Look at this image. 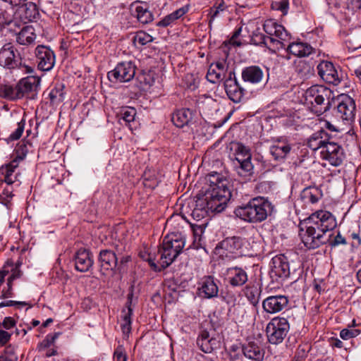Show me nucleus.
<instances>
[{
    "instance_id": "22",
    "label": "nucleus",
    "mask_w": 361,
    "mask_h": 361,
    "mask_svg": "<svg viewBox=\"0 0 361 361\" xmlns=\"http://www.w3.org/2000/svg\"><path fill=\"white\" fill-rule=\"evenodd\" d=\"M75 267L80 272H85L90 270L94 264L92 255L85 249L79 250L74 258Z\"/></svg>"
},
{
    "instance_id": "26",
    "label": "nucleus",
    "mask_w": 361,
    "mask_h": 361,
    "mask_svg": "<svg viewBox=\"0 0 361 361\" xmlns=\"http://www.w3.org/2000/svg\"><path fill=\"white\" fill-rule=\"evenodd\" d=\"M241 76L244 82L255 85L262 81L264 72L257 66H250L243 69Z\"/></svg>"
},
{
    "instance_id": "53",
    "label": "nucleus",
    "mask_w": 361,
    "mask_h": 361,
    "mask_svg": "<svg viewBox=\"0 0 361 361\" xmlns=\"http://www.w3.org/2000/svg\"><path fill=\"white\" fill-rule=\"evenodd\" d=\"M1 358H4V361H17L18 360L14 350L11 346L6 348L4 354L1 355Z\"/></svg>"
},
{
    "instance_id": "2",
    "label": "nucleus",
    "mask_w": 361,
    "mask_h": 361,
    "mask_svg": "<svg viewBox=\"0 0 361 361\" xmlns=\"http://www.w3.org/2000/svg\"><path fill=\"white\" fill-rule=\"evenodd\" d=\"M336 225V218L331 212L317 211L300 223L299 235L307 249H316L329 240L325 233Z\"/></svg>"
},
{
    "instance_id": "13",
    "label": "nucleus",
    "mask_w": 361,
    "mask_h": 361,
    "mask_svg": "<svg viewBox=\"0 0 361 361\" xmlns=\"http://www.w3.org/2000/svg\"><path fill=\"white\" fill-rule=\"evenodd\" d=\"M243 355L252 361H263L265 355L263 343L256 338L247 340L243 344Z\"/></svg>"
},
{
    "instance_id": "19",
    "label": "nucleus",
    "mask_w": 361,
    "mask_h": 361,
    "mask_svg": "<svg viewBox=\"0 0 361 361\" xmlns=\"http://www.w3.org/2000/svg\"><path fill=\"white\" fill-rule=\"evenodd\" d=\"M271 277L273 279H286L290 275L289 264L287 259L283 256H276L272 259Z\"/></svg>"
},
{
    "instance_id": "36",
    "label": "nucleus",
    "mask_w": 361,
    "mask_h": 361,
    "mask_svg": "<svg viewBox=\"0 0 361 361\" xmlns=\"http://www.w3.org/2000/svg\"><path fill=\"white\" fill-rule=\"evenodd\" d=\"M128 304L127 310L122 311V323L121 324L122 332L126 338L128 337L131 331V316L133 314V310L130 307L131 300L129 296L128 298Z\"/></svg>"
},
{
    "instance_id": "63",
    "label": "nucleus",
    "mask_w": 361,
    "mask_h": 361,
    "mask_svg": "<svg viewBox=\"0 0 361 361\" xmlns=\"http://www.w3.org/2000/svg\"><path fill=\"white\" fill-rule=\"evenodd\" d=\"M130 260V256L129 255H123L121 257H118V264L117 265L118 269H121V267L126 263H128Z\"/></svg>"
},
{
    "instance_id": "56",
    "label": "nucleus",
    "mask_w": 361,
    "mask_h": 361,
    "mask_svg": "<svg viewBox=\"0 0 361 361\" xmlns=\"http://www.w3.org/2000/svg\"><path fill=\"white\" fill-rule=\"evenodd\" d=\"M0 324H1V327L4 328L5 329L9 330L16 326V322L11 317H6L4 319L2 323H0Z\"/></svg>"
},
{
    "instance_id": "21",
    "label": "nucleus",
    "mask_w": 361,
    "mask_h": 361,
    "mask_svg": "<svg viewBox=\"0 0 361 361\" xmlns=\"http://www.w3.org/2000/svg\"><path fill=\"white\" fill-rule=\"evenodd\" d=\"M198 291L204 298H213L218 295L219 288L212 276L203 277L199 283Z\"/></svg>"
},
{
    "instance_id": "55",
    "label": "nucleus",
    "mask_w": 361,
    "mask_h": 361,
    "mask_svg": "<svg viewBox=\"0 0 361 361\" xmlns=\"http://www.w3.org/2000/svg\"><path fill=\"white\" fill-rule=\"evenodd\" d=\"M346 239L338 232V234L329 242L331 247H336L341 245H346Z\"/></svg>"
},
{
    "instance_id": "29",
    "label": "nucleus",
    "mask_w": 361,
    "mask_h": 361,
    "mask_svg": "<svg viewBox=\"0 0 361 361\" xmlns=\"http://www.w3.org/2000/svg\"><path fill=\"white\" fill-rule=\"evenodd\" d=\"M322 187V185L319 186L310 185L305 188L301 192V197L312 204L317 202L323 196Z\"/></svg>"
},
{
    "instance_id": "45",
    "label": "nucleus",
    "mask_w": 361,
    "mask_h": 361,
    "mask_svg": "<svg viewBox=\"0 0 361 361\" xmlns=\"http://www.w3.org/2000/svg\"><path fill=\"white\" fill-rule=\"evenodd\" d=\"M240 164V167L238 170V173L241 176H246L249 175L252 170V164L251 159H243L241 161H238Z\"/></svg>"
},
{
    "instance_id": "39",
    "label": "nucleus",
    "mask_w": 361,
    "mask_h": 361,
    "mask_svg": "<svg viewBox=\"0 0 361 361\" xmlns=\"http://www.w3.org/2000/svg\"><path fill=\"white\" fill-rule=\"evenodd\" d=\"M18 166L16 161H11L5 166L0 168V178H4V180H11L10 177L14 172V170Z\"/></svg>"
},
{
    "instance_id": "38",
    "label": "nucleus",
    "mask_w": 361,
    "mask_h": 361,
    "mask_svg": "<svg viewBox=\"0 0 361 361\" xmlns=\"http://www.w3.org/2000/svg\"><path fill=\"white\" fill-rule=\"evenodd\" d=\"M244 293L245 297L252 305L256 306L259 303L261 293L260 288L255 285H247L245 288Z\"/></svg>"
},
{
    "instance_id": "47",
    "label": "nucleus",
    "mask_w": 361,
    "mask_h": 361,
    "mask_svg": "<svg viewBox=\"0 0 361 361\" xmlns=\"http://www.w3.org/2000/svg\"><path fill=\"white\" fill-rule=\"evenodd\" d=\"M216 69L214 66L210 65L207 71L206 78L212 83H216L222 80L223 75Z\"/></svg>"
},
{
    "instance_id": "60",
    "label": "nucleus",
    "mask_w": 361,
    "mask_h": 361,
    "mask_svg": "<svg viewBox=\"0 0 361 361\" xmlns=\"http://www.w3.org/2000/svg\"><path fill=\"white\" fill-rule=\"evenodd\" d=\"M350 238L353 240L352 243V246L358 247L361 245V237L359 233H352L350 234Z\"/></svg>"
},
{
    "instance_id": "8",
    "label": "nucleus",
    "mask_w": 361,
    "mask_h": 361,
    "mask_svg": "<svg viewBox=\"0 0 361 361\" xmlns=\"http://www.w3.org/2000/svg\"><path fill=\"white\" fill-rule=\"evenodd\" d=\"M37 68L42 71H50L56 63L54 51L48 46L38 45L35 49Z\"/></svg>"
},
{
    "instance_id": "43",
    "label": "nucleus",
    "mask_w": 361,
    "mask_h": 361,
    "mask_svg": "<svg viewBox=\"0 0 361 361\" xmlns=\"http://www.w3.org/2000/svg\"><path fill=\"white\" fill-rule=\"evenodd\" d=\"M353 325L348 326V328L343 329L340 332V337L343 340H348L355 338L360 334V331L355 328V321H353Z\"/></svg>"
},
{
    "instance_id": "54",
    "label": "nucleus",
    "mask_w": 361,
    "mask_h": 361,
    "mask_svg": "<svg viewBox=\"0 0 361 361\" xmlns=\"http://www.w3.org/2000/svg\"><path fill=\"white\" fill-rule=\"evenodd\" d=\"M13 262L11 259L7 260L3 268L0 270V283H4L5 276L8 274L10 270L8 268L13 267Z\"/></svg>"
},
{
    "instance_id": "7",
    "label": "nucleus",
    "mask_w": 361,
    "mask_h": 361,
    "mask_svg": "<svg viewBox=\"0 0 361 361\" xmlns=\"http://www.w3.org/2000/svg\"><path fill=\"white\" fill-rule=\"evenodd\" d=\"M135 71L136 66L133 61H123L109 71L107 77L111 82H126L134 78Z\"/></svg>"
},
{
    "instance_id": "35",
    "label": "nucleus",
    "mask_w": 361,
    "mask_h": 361,
    "mask_svg": "<svg viewBox=\"0 0 361 361\" xmlns=\"http://www.w3.org/2000/svg\"><path fill=\"white\" fill-rule=\"evenodd\" d=\"M192 118V112L188 109L176 111L172 116V121L178 128L187 125Z\"/></svg>"
},
{
    "instance_id": "61",
    "label": "nucleus",
    "mask_w": 361,
    "mask_h": 361,
    "mask_svg": "<svg viewBox=\"0 0 361 361\" xmlns=\"http://www.w3.org/2000/svg\"><path fill=\"white\" fill-rule=\"evenodd\" d=\"M224 5L222 4H220L217 8H216L214 10H212L210 12V14H211V18H210V20H209V25L211 26L213 20H214V18L217 16V15L219 14V11H224Z\"/></svg>"
},
{
    "instance_id": "40",
    "label": "nucleus",
    "mask_w": 361,
    "mask_h": 361,
    "mask_svg": "<svg viewBox=\"0 0 361 361\" xmlns=\"http://www.w3.org/2000/svg\"><path fill=\"white\" fill-rule=\"evenodd\" d=\"M235 159L237 161L241 159H251L250 149L242 143H236L235 145Z\"/></svg>"
},
{
    "instance_id": "48",
    "label": "nucleus",
    "mask_w": 361,
    "mask_h": 361,
    "mask_svg": "<svg viewBox=\"0 0 361 361\" xmlns=\"http://www.w3.org/2000/svg\"><path fill=\"white\" fill-rule=\"evenodd\" d=\"M207 226V222L204 221L202 224H191L192 230L193 232V235L195 237V241L201 240V237L202 234L204 232L205 228Z\"/></svg>"
},
{
    "instance_id": "25",
    "label": "nucleus",
    "mask_w": 361,
    "mask_h": 361,
    "mask_svg": "<svg viewBox=\"0 0 361 361\" xmlns=\"http://www.w3.org/2000/svg\"><path fill=\"white\" fill-rule=\"evenodd\" d=\"M292 145L287 140H278L273 144L269 152L275 160L282 161L290 153Z\"/></svg>"
},
{
    "instance_id": "44",
    "label": "nucleus",
    "mask_w": 361,
    "mask_h": 361,
    "mask_svg": "<svg viewBox=\"0 0 361 361\" xmlns=\"http://www.w3.org/2000/svg\"><path fill=\"white\" fill-rule=\"evenodd\" d=\"M153 41V37L144 31L137 32L133 37V42L142 46L145 45Z\"/></svg>"
},
{
    "instance_id": "24",
    "label": "nucleus",
    "mask_w": 361,
    "mask_h": 361,
    "mask_svg": "<svg viewBox=\"0 0 361 361\" xmlns=\"http://www.w3.org/2000/svg\"><path fill=\"white\" fill-rule=\"evenodd\" d=\"M228 281L232 287H239L244 285L248 280L247 274L241 267H233L226 271Z\"/></svg>"
},
{
    "instance_id": "16",
    "label": "nucleus",
    "mask_w": 361,
    "mask_h": 361,
    "mask_svg": "<svg viewBox=\"0 0 361 361\" xmlns=\"http://www.w3.org/2000/svg\"><path fill=\"white\" fill-rule=\"evenodd\" d=\"M251 41L255 45L264 46L273 51H276V50L286 47L284 42L279 39H276L274 37H267L260 32L259 28L256 29L252 32Z\"/></svg>"
},
{
    "instance_id": "51",
    "label": "nucleus",
    "mask_w": 361,
    "mask_h": 361,
    "mask_svg": "<svg viewBox=\"0 0 361 361\" xmlns=\"http://www.w3.org/2000/svg\"><path fill=\"white\" fill-rule=\"evenodd\" d=\"M271 8L275 10L281 11L283 15H286L288 11L289 4L288 0H281L279 1L273 2Z\"/></svg>"
},
{
    "instance_id": "10",
    "label": "nucleus",
    "mask_w": 361,
    "mask_h": 361,
    "mask_svg": "<svg viewBox=\"0 0 361 361\" xmlns=\"http://www.w3.org/2000/svg\"><path fill=\"white\" fill-rule=\"evenodd\" d=\"M321 157L329 162L330 164L337 166L341 164L345 154L343 149L338 144L329 140L322 147L320 152Z\"/></svg>"
},
{
    "instance_id": "57",
    "label": "nucleus",
    "mask_w": 361,
    "mask_h": 361,
    "mask_svg": "<svg viewBox=\"0 0 361 361\" xmlns=\"http://www.w3.org/2000/svg\"><path fill=\"white\" fill-rule=\"evenodd\" d=\"M255 189L259 193H267L271 190V186L267 182H259Z\"/></svg>"
},
{
    "instance_id": "50",
    "label": "nucleus",
    "mask_w": 361,
    "mask_h": 361,
    "mask_svg": "<svg viewBox=\"0 0 361 361\" xmlns=\"http://www.w3.org/2000/svg\"><path fill=\"white\" fill-rule=\"evenodd\" d=\"M243 345H232L229 350V357L231 361H239L242 358Z\"/></svg>"
},
{
    "instance_id": "18",
    "label": "nucleus",
    "mask_w": 361,
    "mask_h": 361,
    "mask_svg": "<svg viewBox=\"0 0 361 361\" xmlns=\"http://www.w3.org/2000/svg\"><path fill=\"white\" fill-rule=\"evenodd\" d=\"M288 302L289 300L286 295H271L263 300L262 308L267 313L276 314L286 308Z\"/></svg>"
},
{
    "instance_id": "32",
    "label": "nucleus",
    "mask_w": 361,
    "mask_h": 361,
    "mask_svg": "<svg viewBox=\"0 0 361 361\" xmlns=\"http://www.w3.org/2000/svg\"><path fill=\"white\" fill-rule=\"evenodd\" d=\"M36 39V34L32 26L23 27L16 36V42L21 45L28 46Z\"/></svg>"
},
{
    "instance_id": "59",
    "label": "nucleus",
    "mask_w": 361,
    "mask_h": 361,
    "mask_svg": "<svg viewBox=\"0 0 361 361\" xmlns=\"http://www.w3.org/2000/svg\"><path fill=\"white\" fill-rule=\"evenodd\" d=\"M14 305H17L19 307H24V306L27 305V303L25 302H18V301H14V300H6V301L0 302V308L4 307L14 306Z\"/></svg>"
},
{
    "instance_id": "23",
    "label": "nucleus",
    "mask_w": 361,
    "mask_h": 361,
    "mask_svg": "<svg viewBox=\"0 0 361 361\" xmlns=\"http://www.w3.org/2000/svg\"><path fill=\"white\" fill-rule=\"evenodd\" d=\"M263 30L267 35V37H274L283 42L286 40V37L288 35L284 27L278 24L272 19H268L264 21Z\"/></svg>"
},
{
    "instance_id": "9",
    "label": "nucleus",
    "mask_w": 361,
    "mask_h": 361,
    "mask_svg": "<svg viewBox=\"0 0 361 361\" xmlns=\"http://www.w3.org/2000/svg\"><path fill=\"white\" fill-rule=\"evenodd\" d=\"M318 74L327 83L338 85L343 78L342 71H338L330 61H323L317 66Z\"/></svg>"
},
{
    "instance_id": "27",
    "label": "nucleus",
    "mask_w": 361,
    "mask_h": 361,
    "mask_svg": "<svg viewBox=\"0 0 361 361\" xmlns=\"http://www.w3.org/2000/svg\"><path fill=\"white\" fill-rule=\"evenodd\" d=\"M286 49L288 53L298 57H307L315 52L310 44L302 42H292Z\"/></svg>"
},
{
    "instance_id": "14",
    "label": "nucleus",
    "mask_w": 361,
    "mask_h": 361,
    "mask_svg": "<svg viewBox=\"0 0 361 361\" xmlns=\"http://www.w3.org/2000/svg\"><path fill=\"white\" fill-rule=\"evenodd\" d=\"M338 100L336 116L343 121H353L355 116V103L353 99L348 95H341Z\"/></svg>"
},
{
    "instance_id": "28",
    "label": "nucleus",
    "mask_w": 361,
    "mask_h": 361,
    "mask_svg": "<svg viewBox=\"0 0 361 361\" xmlns=\"http://www.w3.org/2000/svg\"><path fill=\"white\" fill-rule=\"evenodd\" d=\"M20 6V18L21 19L26 22H32L36 20L39 17V13L38 11V8L35 3L31 1L23 3Z\"/></svg>"
},
{
    "instance_id": "11",
    "label": "nucleus",
    "mask_w": 361,
    "mask_h": 361,
    "mask_svg": "<svg viewBox=\"0 0 361 361\" xmlns=\"http://www.w3.org/2000/svg\"><path fill=\"white\" fill-rule=\"evenodd\" d=\"M21 56L17 49L11 43L0 49V65L7 68H15L20 64Z\"/></svg>"
},
{
    "instance_id": "3",
    "label": "nucleus",
    "mask_w": 361,
    "mask_h": 361,
    "mask_svg": "<svg viewBox=\"0 0 361 361\" xmlns=\"http://www.w3.org/2000/svg\"><path fill=\"white\" fill-rule=\"evenodd\" d=\"M185 245V238L181 233H171L166 235L163 239L162 244L159 249L160 255L158 263L154 259L149 258V264L155 271H161L171 265L182 252Z\"/></svg>"
},
{
    "instance_id": "34",
    "label": "nucleus",
    "mask_w": 361,
    "mask_h": 361,
    "mask_svg": "<svg viewBox=\"0 0 361 361\" xmlns=\"http://www.w3.org/2000/svg\"><path fill=\"white\" fill-rule=\"evenodd\" d=\"M133 15L142 24L149 23L154 19L152 13L149 10L146 4L135 5Z\"/></svg>"
},
{
    "instance_id": "33",
    "label": "nucleus",
    "mask_w": 361,
    "mask_h": 361,
    "mask_svg": "<svg viewBox=\"0 0 361 361\" xmlns=\"http://www.w3.org/2000/svg\"><path fill=\"white\" fill-rule=\"evenodd\" d=\"M327 134L324 130L314 133L308 140L307 145L313 151H322V147L327 142Z\"/></svg>"
},
{
    "instance_id": "4",
    "label": "nucleus",
    "mask_w": 361,
    "mask_h": 361,
    "mask_svg": "<svg viewBox=\"0 0 361 361\" xmlns=\"http://www.w3.org/2000/svg\"><path fill=\"white\" fill-rule=\"evenodd\" d=\"M274 210V205L264 197L251 199L245 205L235 210V215L250 223H259L264 221Z\"/></svg>"
},
{
    "instance_id": "6",
    "label": "nucleus",
    "mask_w": 361,
    "mask_h": 361,
    "mask_svg": "<svg viewBox=\"0 0 361 361\" xmlns=\"http://www.w3.org/2000/svg\"><path fill=\"white\" fill-rule=\"evenodd\" d=\"M290 329V324L285 317H276L271 319L266 328L267 336L271 344L283 342Z\"/></svg>"
},
{
    "instance_id": "30",
    "label": "nucleus",
    "mask_w": 361,
    "mask_h": 361,
    "mask_svg": "<svg viewBox=\"0 0 361 361\" xmlns=\"http://www.w3.org/2000/svg\"><path fill=\"white\" fill-rule=\"evenodd\" d=\"M39 82V79L35 77H27L22 79L16 87V96L20 98L25 93H28L34 89Z\"/></svg>"
},
{
    "instance_id": "1",
    "label": "nucleus",
    "mask_w": 361,
    "mask_h": 361,
    "mask_svg": "<svg viewBox=\"0 0 361 361\" xmlns=\"http://www.w3.org/2000/svg\"><path fill=\"white\" fill-rule=\"evenodd\" d=\"M196 196V200L185 208V212L196 221H200L212 213L223 212L232 197L231 188L224 182H210Z\"/></svg>"
},
{
    "instance_id": "41",
    "label": "nucleus",
    "mask_w": 361,
    "mask_h": 361,
    "mask_svg": "<svg viewBox=\"0 0 361 361\" xmlns=\"http://www.w3.org/2000/svg\"><path fill=\"white\" fill-rule=\"evenodd\" d=\"M135 115L136 110L135 108L126 106L121 109L118 116L120 120H123L126 123H129L134 121Z\"/></svg>"
},
{
    "instance_id": "64",
    "label": "nucleus",
    "mask_w": 361,
    "mask_h": 361,
    "mask_svg": "<svg viewBox=\"0 0 361 361\" xmlns=\"http://www.w3.org/2000/svg\"><path fill=\"white\" fill-rule=\"evenodd\" d=\"M211 66H214V67L216 68L220 73H221L223 75L225 73L226 71V65L224 62H217L216 63H212Z\"/></svg>"
},
{
    "instance_id": "37",
    "label": "nucleus",
    "mask_w": 361,
    "mask_h": 361,
    "mask_svg": "<svg viewBox=\"0 0 361 361\" xmlns=\"http://www.w3.org/2000/svg\"><path fill=\"white\" fill-rule=\"evenodd\" d=\"M64 85L62 83H56L55 86L50 90L49 98L52 104H59L64 99Z\"/></svg>"
},
{
    "instance_id": "20",
    "label": "nucleus",
    "mask_w": 361,
    "mask_h": 361,
    "mask_svg": "<svg viewBox=\"0 0 361 361\" xmlns=\"http://www.w3.org/2000/svg\"><path fill=\"white\" fill-rule=\"evenodd\" d=\"M197 345L202 352L209 353L219 347L220 341L207 330H202L197 338Z\"/></svg>"
},
{
    "instance_id": "5",
    "label": "nucleus",
    "mask_w": 361,
    "mask_h": 361,
    "mask_svg": "<svg viewBox=\"0 0 361 361\" xmlns=\"http://www.w3.org/2000/svg\"><path fill=\"white\" fill-rule=\"evenodd\" d=\"M307 103L311 104L318 114L327 111L331 106V102L334 98V92L322 85H314L308 88L305 94Z\"/></svg>"
},
{
    "instance_id": "46",
    "label": "nucleus",
    "mask_w": 361,
    "mask_h": 361,
    "mask_svg": "<svg viewBox=\"0 0 361 361\" xmlns=\"http://www.w3.org/2000/svg\"><path fill=\"white\" fill-rule=\"evenodd\" d=\"M15 151L16 154L13 160L16 161V163L19 164L25 158L28 152L27 145L26 143H21L17 146Z\"/></svg>"
},
{
    "instance_id": "52",
    "label": "nucleus",
    "mask_w": 361,
    "mask_h": 361,
    "mask_svg": "<svg viewBox=\"0 0 361 361\" xmlns=\"http://www.w3.org/2000/svg\"><path fill=\"white\" fill-rule=\"evenodd\" d=\"M128 355L124 347L119 345L114 351V361H127Z\"/></svg>"
},
{
    "instance_id": "58",
    "label": "nucleus",
    "mask_w": 361,
    "mask_h": 361,
    "mask_svg": "<svg viewBox=\"0 0 361 361\" xmlns=\"http://www.w3.org/2000/svg\"><path fill=\"white\" fill-rule=\"evenodd\" d=\"M4 96L8 99H15L16 96V90L11 86H6L4 88Z\"/></svg>"
},
{
    "instance_id": "31",
    "label": "nucleus",
    "mask_w": 361,
    "mask_h": 361,
    "mask_svg": "<svg viewBox=\"0 0 361 361\" xmlns=\"http://www.w3.org/2000/svg\"><path fill=\"white\" fill-rule=\"evenodd\" d=\"M189 5H185L171 13L166 16L164 18L157 23V26L166 27L173 24L176 20L180 18L189 11Z\"/></svg>"
},
{
    "instance_id": "15",
    "label": "nucleus",
    "mask_w": 361,
    "mask_h": 361,
    "mask_svg": "<svg viewBox=\"0 0 361 361\" xmlns=\"http://www.w3.org/2000/svg\"><path fill=\"white\" fill-rule=\"evenodd\" d=\"M224 88L228 98L235 103L240 102L245 95V90L238 84L233 71L228 73L224 82Z\"/></svg>"
},
{
    "instance_id": "17",
    "label": "nucleus",
    "mask_w": 361,
    "mask_h": 361,
    "mask_svg": "<svg viewBox=\"0 0 361 361\" xmlns=\"http://www.w3.org/2000/svg\"><path fill=\"white\" fill-rule=\"evenodd\" d=\"M98 262L101 273L106 275L117 267L118 257L111 250H102L99 254Z\"/></svg>"
},
{
    "instance_id": "42",
    "label": "nucleus",
    "mask_w": 361,
    "mask_h": 361,
    "mask_svg": "<svg viewBox=\"0 0 361 361\" xmlns=\"http://www.w3.org/2000/svg\"><path fill=\"white\" fill-rule=\"evenodd\" d=\"M59 333H55L54 334H48L45 338L37 345V350L39 352H43L45 350L49 348L58 338Z\"/></svg>"
},
{
    "instance_id": "62",
    "label": "nucleus",
    "mask_w": 361,
    "mask_h": 361,
    "mask_svg": "<svg viewBox=\"0 0 361 361\" xmlns=\"http://www.w3.org/2000/svg\"><path fill=\"white\" fill-rule=\"evenodd\" d=\"M241 31H242V27H239L234 32V33L231 39V43H232L233 45H235L238 47L241 45V42L236 40V38L240 35Z\"/></svg>"
},
{
    "instance_id": "49",
    "label": "nucleus",
    "mask_w": 361,
    "mask_h": 361,
    "mask_svg": "<svg viewBox=\"0 0 361 361\" xmlns=\"http://www.w3.org/2000/svg\"><path fill=\"white\" fill-rule=\"evenodd\" d=\"M25 121L24 119H22L20 122L18 123L17 128L15 130L14 132H13L8 137L9 141H14L18 140L25 128Z\"/></svg>"
},
{
    "instance_id": "12",
    "label": "nucleus",
    "mask_w": 361,
    "mask_h": 361,
    "mask_svg": "<svg viewBox=\"0 0 361 361\" xmlns=\"http://www.w3.org/2000/svg\"><path fill=\"white\" fill-rule=\"evenodd\" d=\"M245 243V239L239 236L226 238L216 245L215 250L221 256H226L228 253L241 255V250Z\"/></svg>"
}]
</instances>
